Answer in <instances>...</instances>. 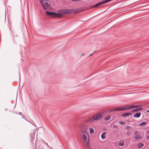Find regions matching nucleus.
Segmentation results:
<instances>
[{"label":"nucleus","instance_id":"bb28decb","mask_svg":"<svg viewBox=\"0 0 149 149\" xmlns=\"http://www.w3.org/2000/svg\"><path fill=\"white\" fill-rule=\"evenodd\" d=\"M147 112H148V113H149V110H148L147 111Z\"/></svg>","mask_w":149,"mask_h":149},{"label":"nucleus","instance_id":"f257e3e1","mask_svg":"<svg viewBox=\"0 0 149 149\" xmlns=\"http://www.w3.org/2000/svg\"><path fill=\"white\" fill-rule=\"evenodd\" d=\"M81 138L84 143L88 148L90 147L89 137L88 133H81Z\"/></svg>","mask_w":149,"mask_h":149},{"label":"nucleus","instance_id":"cd10ccee","mask_svg":"<svg viewBox=\"0 0 149 149\" xmlns=\"http://www.w3.org/2000/svg\"><path fill=\"white\" fill-rule=\"evenodd\" d=\"M147 132V133H149V130H148Z\"/></svg>","mask_w":149,"mask_h":149},{"label":"nucleus","instance_id":"dca6fc26","mask_svg":"<svg viewBox=\"0 0 149 149\" xmlns=\"http://www.w3.org/2000/svg\"><path fill=\"white\" fill-rule=\"evenodd\" d=\"M118 145L119 146H123L124 145V143L123 141H120L118 143Z\"/></svg>","mask_w":149,"mask_h":149},{"label":"nucleus","instance_id":"c85d7f7f","mask_svg":"<svg viewBox=\"0 0 149 149\" xmlns=\"http://www.w3.org/2000/svg\"><path fill=\"white\" fill-rule=\"evenodd\" d=\"M82 55H84V54H82Z\"/></svg>","mask_w":149,"mask_h":149},{"label":"nucleus","instance_id":"ddd939ff","mask_svg":"<svg viewBox=\"0 0 149 149\" xmlns=\"http://www.w3.org/2000/svg\"><path fill=\"white\" fill-rule=\"evenodd\" d=\"M142 109V108H139L137 109H136L132 111V112H135V111H140Z\"/></svg>","mask_w":149,"mask_h":149},{"label":"nucleus","instance_id":"423d86ee","mask_svg":"<svg viewBox=\"0 0 149 149\" xmlns=\"http://www.w3.org/2000/svg\"><path fill=\"white\" fill-rule=\"evenodd\" d=\"M88 130V127L87 125H84L82 127L81 129V133H88L87 132Z\"/></svg>","mask_w":149,"mask_h":149},{"label":"nucleus","instance_id":"a878e982","mask_svg":"<svg viewBox=\"0 0 149 149\" xmlns=\"http://www.w3.org/2000/svg\"><path fill=\"white\" fill-rule=\"evenodd\" d=\"M147 139H149V135H148V136H147Z\"/></svg>","mask_w":149,"mask_h":149},{"label":"nucleus","instance_id":"f3484780","mask_svg":"<svg viewBox=\"0 0 149 149\" xmlns=\"http://www.w3.org/2000/svg\"><path fill=\"white\" fill-rule=\"evenodd\" d=\"M110 118V116H107L105 117L104 120H109Z\"/></svg>","mask_w":149,"mask_h":149},{"label":"nucleus","instance_id":"5701e85b","mask_svg":"<svg viewBox=\"0 0 149 149\" xmlns=\"http://www.w3.org/2000/svg\"><path fill=\"white\" fill-rule=\"evenodd\" d=\"M81 0H72V1H80Z\"/></svg>","mask_w":149,"mask_h":149},{"label":"nucleus","instance_id":"412c9836","mask_svg":"<svg viewBox=\"0 0 149 149\" xmlns=\"http://www.w3.org/2000/svg\"><path fill=\"white\" fill-rule=\"evenodd\" d=\"M130 128V127L129 126H127L126 127V129L127 130H129Z\"/></svg>","mask_w":149,"mask_h":149},{"label":"nucleus","instance_id":"6e6552de","mask_svg":"<svg viewBox=\"0 0 149 149\" xmlns=\"http://www.w3.org/2000/svg\"><path fill=\"white\" fill-rule=\"evenodd\" d=\"M141 137V136L140 134H137L134 137V139L135 140H137L140 139Z\"/></svg>","mask_w":149,"mask_h":149},{"label":"nucleus","instance_id":"39448f33","mask_svg":"<svg viewBox=\"0 0 149 149\" xmlns=\"http://www.w3.org/2000/svg\"><path fill=\"white\" fill-rule=\"evenodd\" d=\"M102 118V115L101 113H98L93 116V118L94 120H98L101 119Z\"/></svg>","mask_w":149,"mask_h":149},{"label":"nucleus","instance_id":"aec40b11","mask_svg":"<svg viewBox=\"0 0 149 149\" xmlns=\"http://www.w3.org/2000/svg\"><path fill=\"white\" fill-rule=\"evenodd\" d=\"M119 123L120 124H121L122 125H124L125 124V122H122V121H120L119 122Z\"/></svg>","mask_w":149,"mask_h":149},{"label":"nucleus","instance_id":"6ab92c4d","mask_svg":"<svg viewBox=\"0 0 149 149\" xmlns=\"http://www.w3.org/2000/svg\"><path fill=\"white\" fill-rule=\"evenodd\" d=\"M131 134L130 132L128 131L126 132V134L127 136H129Z\"/></svg>","mask_w":149,"mask_h":149},{"label":"nucleus","instance_id":"20e7f679","mask_svg":"<svg viewBox=\"0 0 149 149\" xmlns=\"http://www.w3.org/2000/svg\"><path fill=\"white\" fill-rule=\"evenodd\" d=\"M40 1L44 9L47 10L49 9L50 6L47 0H40Z\"/></svg>","mask_w":149,"mask_h":149},{"label":"nucleus","instance_id":"f8f14e48","mask_svg":"<svg viewBox=\"0 0 149 149\" xmlns=\"http://www.w3.org/2000/svg\"><path fill=\"white\" fill-rule=\"evenodd\" d=\"M141 113H136L134 115V117H136L138 118H139L141 116Z\"/></svg>","mask_w":149,"mask_h":149},{"label":"nucleus","instance_id":"b1692460","mask_svg":"<svg viewBox=\"0 0 149 149\" xmlns=\"http://www.w3.org/2000/svg\"><path fill=\"white\" fill-rule=\"evenodd\" d=\"M113 126L114 127H117V126L115 124H113Z\"/></svg>","mask_w":149,"mask_h":149},{"label":"nucleus","instance_id":"9b49d317","mask_svg":"<svg viewBox=\"0 0 149 149\" xmlns=\"http://www.w3.org/2000/svg\"><path fill=\"white\" fill-rule=\"evenodd\" d=\"M89 130L90 133L93 134L94 133V130L93 128L92 127H90L89 129Z\"/></svg>","mask_w":149,"mask_h":149},{"label":"nucleus","instance_id":"2eb2a0df","mask_svg":"<svg viewBox=\"0 0 149 149\" xmlns=\"http://www.w3.org/2000/svg\"><path fill=\"white\" fill-rule=\"evenodd\" d=\"M144 145L143 143H139L138 145V147L139 148H142Z\"/></svg>","mask_w":149,"mask_h":149},{"label":"nucleus","instance_id":"4468645a","mask_svg":"<svg viewBox=\"0 0 149 149\" xmlns=\"http://www.w3.org/2000/svg\"><path fill=\"white\" fill-rule=\"evenodd\" d=\"M94 120V119H93V117L92 118L88 119V123H91L93 122Z\"/></svg>","mask_w":149,"mask_h":149},{"label":"nucleus","instance_id":"7ed1b4c3","mask_svg":"<svg viewBox=\"0 0 149 149\" xmlns=\"http://www.w3.org/2000/svg\"><path fill=\"white\" fill-rule=\"evenodd\" d=\"M46 15L51 17H59L62 16V13H56L54 12L47 11L46 12Z\"/></svg>","mask_w":149,"mask_h":149},{"label":"nucleus","instance_id":"a211bd4d","mask_svg":"<svg viewBox=\"0 0 149 149\" xmlns=\"http://www.w3.org/2000/svg\"><path fill=\"white\" fill-rule=\"evenodd\" d=\"M146 124V122H141L140 124V125L141 126L143 125H144Z\"/></svg>","mask_w":149,"mask_h":149},{"label":"nucleus","instance_id":"f03ea898","mask_svg":"<svg viewBox=\"0 0 149 149\" xmlns=\"http://www.w3.org/2000/svg\"><path fill=\"white\" fill-rule=\"evenodd\" d=\"M138 107V106H126L123 107H117L114 108L112 109V110L110 111H123V110H127L130 109L134 108H136Z\"/></svg>","mask_w":149,"mask_h":149},{"label":"nucleus","instance_id":"393cba45","mask_svg":"<svg viewBox=\"0 0 149 149\" xmlns=\"http://www.w3.org/2000/svg\"><path fill=\"white\" fill-rule=\"evenodd\" d=\"M138 133V131H136L135 132V133H134L135 134H137V133Z\"/></svg>","mask_w":149,"mask_h":149},{"label":"nucleus","instance_id":"1a4fd4ad","mask_svg":"<svg viewBox=\"0 0 149 149\" xmlns=\"http://www.w3.org/2000/svg\"><path fill=\"white\" fill-rule=\"evenodd\" d=\"M73 9H68L66 10L65 11V13H69L73 12Z\"/></svg>","mask_w":149,"mask_h":149},{"label":"nucleus","instance_id":"9d476101","mask_svg":"<svg viewBox=\"0 0 149 149\" xmlns=\"http://www.w3.org/2000/svg\"><path fill=\"white\" fill-rule=\"evenodd\" d=\"M132 115V113H126L123 114L122 115V116L123 117H126L129 116H130Z\"/></svg>","mask_w":149,"mask_h":149},{"label":"nucleus","instance_id":"0eeeda50","mask_svg":"<svg viewBox=\"0 0 149 149\" xmlns=\"http://www.w3.org/2000/svg\"><path fill=\"white\" fill-rule=\"evenodd\" d=\"M106 136V132H104L101 135V138L103 139H105Z\"/></svg>","mask_w":149,"mask_h":149},{"label":"nucleus","instance_id":"c756f323","mask_svg":"<svg viewBox=\"0 0 149 149\" xmlns=\"http://www.w3.org/2000/svg\"><path fill=\"white\" fill-rule=\"evenodd\" d=\"M91 54H90V56H91Z\"/></svg>","mask_w":149,"mask_h":149},{"label":"nucleus","instance_id":"4be33fe9","mask_svg":"<svg viewBox=\"0 0 149 149\" xmlns=\"http://www.w3.org/2000/svg\"><path fill=\"white\" fill-rule=\"evenodd\" d=\"M73 12H74L75 13L77 12V10H75L74 9H73Z\"/></svg>","mask_w":149,"mask_h":149}]
</instances>
